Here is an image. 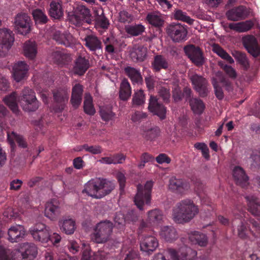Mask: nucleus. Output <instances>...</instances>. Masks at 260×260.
<instances>
[{
  "label": "nucleus",
  "instance_id": "56",
  "mask_svg": "<svg viewBox=\"0 0 260 260\" xmlns=\"http://www.w3.org/2000/svg\"><path fill=\"white\" fill-rule=\"evenodd\" d=\"M159 128L155 127L145 131L143 135L147 140L153 141L159 136Z\"/></svg>",
  "mask_w": 260,
  "mask_h": 260
},
{
  "label": "nucleus",
  "instance_id": "5",
  "mask_svg": "<svg viewBox=\"0 0 260 260\" xmlns=\"http://www.w3.org/2000/svg\"><path fill=\"white\" fill-rule=\"evenodd\" d=\"M113 223L108 220L98 223L91 235V240L96 243H105L109 241L113 233Z\"/></svg>",
  "mask_w": 260,
  "mask_h": 260
},
{
  "label": "nucleus",
  "instance_id": "39",
  "mask_svg": "<svg viewBox=\"0 0 260 260\" xmlns=\"http://www.w3.org/2000/svg\"><path fill=\"white\" fill-rule=\"evenodd\" d=\"M253 26V23L250 20H248L237 23H231L229 25V27L231 29L236 30L239 32H243L249 30Z\"/></svg>",
  "mask_w": 260,
  "mask_h": 260
},
{
  "label": "nucleus",
  "instance_id": "26",
  "mask_svg": "<svg viewBox=\"0 0 260 260\" xmlns=\"http://www.w3.org/2000/svg\"><path fill=\"white\" fill-rule=\"evenodd\" d=\"M60 214V208L58 201L52 199L46 204L45 215L51 220H55Z\"/></svg>",
  "mask_w": 260,
  "mask_h": 260
},
{
  "label": "nucleus",
  "instance_id": "62",
  "mask_svg": "<svg viewBox=\"0 0 260 260\" xmlns=\"http://www.w3.org/2000/svg\"><path fill=\"white\" fill-rule=\"evenodd\" d=\"M154 160V157L152 155L147 152L143 153L140 157V162L138 166L139 169H142L145 167L146 163L152 162Z\"/></svg>",
  "mask_w": 260,
  "mask_h": 260
},
{
  "label": "nucleus",
  "instance_id": "51",
  "mask_svg": "<svg viewBox=\"0 0 260 260\" xmlns=\"http://www.w3.org/2000/svg\"><path fill=\"white\" fill-rule=\"evenodd\" d=\"M147 49L144 46H139L131 53V55L133 59L137 61H143L147 56Z\"/></svg>",
  "mask_w": 260,
  "mask_h": 260
},
{
  "label": "nucleus",
  "instance_id": "10",
  "mask_svg": "<svg viewBox=\"0 0 260 260\" xmlns=\"http://www.w3.org/2000/svg\"><path fill=\"white\" fill-rule=\"evenodd\" d=\"M13 25L17 32L22 35L28 34L31 29V19L25 13H18L14 17Z\"/></svg>",
  "mask_w": 260,
  "mask_h": 260
},
{
  "label": "nucleus",
  "instance_id": "13",
  "mask_svg": "<svg viewBox=\"0 0 260 260\" xmlns=\"http://www.w3.org/2000/svg\"><path fill=\"white\" fill-rule=\"evenodd\" d=\"M29 232L36 241L42 243H46L49 241V230L47 226L43 223H36L30 228Z\"/></svg>",
  "mask_w": 260,
  "mask_h": 260
},
{
  "label": "nucleus",
  "instance_id": "46",
  "mask_svg": "<svg viewBox=\"0 0 260 260\" xmlns=\"http://www.w3.org/2000/svg\"><path fill=\"white\" fill-rule=\"evenodd\" d=\"M212 47V51L222 59L230 64L234 62L233 58L219 44H213Z\"/></svg>",
  "mask_w": 260,
  "mask_h": 260
},
{
  "label": "nucleus",
  "instance_id": "54",
  "mask_svg": "<svg viewBox=\"0 0 260 260\" xmlns=\"http://www.w3.org/2000/svg\"><path fill=\"white\" fill-rule=\"evenodd\" d=\"M84 112L89 115H93L95 110L93 105L92 98L89 95H86L83 105Z\"/></svg>",
  "mask_w": 260,
  "mask_h": 260
},
{
  "label": "nucleus",
  "instance_id": "7",
  "mask_svg": "<svg viewBox=\"0 0 260 260\" xmlns=\"http://www.w3.org/2000/svg\"><path fill=\"white\" fill-rule=\"evenodd\" d=\"M153 186V182L151 180L147 181L145 185L139 184L137 185V193L134 201L137 207L140 210H143V206L145 204L149 205L151 200V191Z\"/></svg>",
  "mask_w": 260,
  "mask_h": 260
},
{
  "label": "nucleus",
  "instance_id": "40",
  "mask_svg": "<svg viewBox=\"0 0 260 260\" xmlns=\"http://www.w3.org/2000/svg\"><path fill=\"white\" fill-rule=\"evenodd\" d=\"M132 90L127 79H124L121 84L119 90V98L122 101L127 100L131 95Z\"/></svg>",
  "mask_w": 260,
  "mask_h": 260
},
{
  "label": "nucleus",
  "instance_id": "53",
  "mask_svg": "<svg viewBox=\"0 0 260 260\" xmlns=\"http://www.w3.org/2000/svg\"><path fill=\"white\" fill-rule=\"evenodd\" d=\"M100 114L102 119L105 121L112 120L115 116V114L112 111V108L109 106L100 107Z\"/></svg>",
  "mask_w": 260,
  "mask_h": 260
},
{
  "label": "nucleus",
  "instance_id": "48",
  "mask_svg": "<svg viewBox=\"0 0 260 260\" xmlns=\"http://www.w3.org/2000/svg\"><path fill=\"white\" fill-rule=\"evenodd\" d=\"M125 30L127 34L132 36H138L145 31V27L142 24H135L125 26Z\"/></svg>",
  "mask_w": 260,
  "mask_h": 260
},
{
  "label": "nucleus",
  "instance_id": "11",
  "mask_svg": "<svg viewBox=\"0 0 260 260\" xmlns=\"http://www.w3.org/2000/svg\"><path fill=\"white\" fill-rule=\"evenodd\" d=\"M167 33L174 42H180L186 40L187 31L184 25L180 23H172L167 28Z\"/></svg>",
  "mask_w": 260,
  "mask_h": 260
},
{
  "label": "nucleus",
  "instance_id": "36",
  "mask_svg": "<svg viewBox=\"0 0 260 260\" xmlns=\"http://www.w3.org/2000/svg\"><path fill=\"white\" fill-rule=\"evenodd\" d=\"M153 71L159 72L161 69L167 70L169 67V63L167 59L161 55H156L151 62Z\"/></svg>",
  "mask_w": 260,
  "mask_h": 260
},
{
  "label": "nucleus",
  "instance_id": "41",
  "mask_svg": "<svg viewBox=\"0 0 260 260\" xmlns=\"http://www.w3.org/2000/svg\"><path fill=\"white\" fill-rule=\"evenodd\" d=\"M189 104L194 114L201 115L203 113L205 106L203 101L199 98H192L189 100Z\"/></svg>",
  "mask_w": 260,
  "mask_h": 260
},
{
  "label": "nucleus",
  "instance_id": "27",
  "mask_svg": "<svg viewBox=\"0 0 260 260\" xmlns=\"http://www.w3.org/2000/svg\"><path fill=\"white\" fill-rule=\"evenodd\" d=\"M26 231L23 226L16 225L11 226L8 230V240L11 242H18L25 236Z\"/></svg>",
  "mask_w": 260,
  "mask_h": 260
},
{
  "label": "nucleus",
  "instance_id": "50",
  "mask_svg": "<svg viewBox=\"0 0 260 260\" xmlns=\"http://www.w3.org/2000/svg\"><path fill=\"white\" fill-rule=\"evenodd\" d=\"M232 54L244 70H247L249 68V63L245 53L235 50L232 52Z\"/></svg>",
  "mask_w": 260,
  "mask_h": 260
},
{
  "label": "nucleus",
  "instance_id": "33",
  "mask_svg": "<svg viewBox=\"0 0 260 260\" xmlns=\"http://www.w3.org/2000/svg\"><path fill=\"white\" fill-rule=\"evenodd\" d=\"M126 75L130 79L133 84H142L143 79L139 70L127 66L124 69Z\"/></svg>",
  "mask_w": 260,
  "mask_h": 260
},
{
  "label": "nucleus",
  "instance_id": "24",
  "mask_svg": "<svg viewBox=\"0 0 260 260\" xmlns=\"http://www.w3.org/2000/svg\"><path fill=\"white\" fill-rule=\"evenodd\" d=\"M145 21L151 27L160 29L164 25L165 21L162 14L158 11L149 12L147 14Z\"/></svg>",
  "mask_w": 260,
  "mask_h": 260
},
{
  "label": "nucleus",
  "instance_id": "52",
  "mask_svg": "<svg viewBox=\"0 0 260 260\" xmlns=\"http://www.w3.org/2000/svg\"><path fill=\"white\" fill-rule=\"evenodd\" d=\"M8 140L10 143H13L15 141L18 145L22 148H26L27 147V143L24 138L20 135H18L14 132L7 133Z\"/></svg>",
  "mask_w": 260,
  "mask_h": 260
},
{
  "label": "nucleus",
  "instance_id": "23",
  "mask_svg": "<svg viewBox=\"0 0 260 260\" xmlns=\"http://www.w3.org/2000/svg\"><path fill=\"white\" fill-rule=\"evenodd\" d=\"M148 109L151 112L157 115L160 119L162 120L166 118V108L162 104L158 102V100L155 96H150Z\"/></svg>",
  "mask_w": 260,
  "mask_h": 260
},
{
  "label": "nucleus",
  "instance_id": "9",
  "mask_svg": "<svg viewBox=\"0 0 260 260\" xmlns=\"http://www.w3.org/2000/svg\"><path fill=\"white\" fill-rule=\"evenodd\" d=\"M53 109L55 112H61L68 102L69 94L64 88H56L52 90Z\"/></svg>",
  "mask_w": 260,
  "mask_h": 260
},
{
  "label": "nucleus",
  "instance_id": "55",
  "mask_svg": "<svg viewBox=\"0 0 260 260\" xmlns=\"http://www.w3.org/2000/svg\"><path fill=\"white\" fill-rule=\"evenodd\" d=\"M174 17L176 20L182 21L190 25L192 24L194 21L193 19L181 10H176L174 14Z\"/></svg>",
  "mask_w": 260,
  "mask_h": 260
},
{
  "label": "nucleus",
  "instance_id": "44",
  "mask_svg": "<svg viewBox=\"0 0 260 260\" xmlns=\"http://www.w3.org/2000/svg\"><path fill=\"white\" fill-rule=\"evenodd\" d=\"M101 185H100L99 194V199L109 194L114 188V184L112 182L104 179H101Z\"/></svg>",
  "mask_w": 260,
  "mask_h": 260
},
{
  "label": "nucleus",
  "instance_id": "29",
  "mask_svg": "<svg viewBox=\"0 0 260 260\" xmlns=\"http://www.w3.org/2000/svg\"><path fill=\"white\" fill-rule=\"evenodd\" d=\"M85 46L92 52H95L102 48V43L99 38L94 35H88L84 39Z\"/></svg>",
  "mask_w": 260,
  "mask_h": 260
},
{
  "label": "nucleus",
  "instance_id": "37",
  "mask_svg": "<svg viewBox=\"0 0 260 260\" xmlns=\"http://www.w3.org/2000/svg\"><path fill=\"white\" fill-rule=\"evenodd\" d=\"M162 218L163 214L162 211L158 209H154L148 212L147 220L149 223H147L148 225L156 226L161 223ZM149 226H150V225Z\"/></svg>",
  "mask_w": 260,
  "mask_h": 260
},
{
  "label": "nucleus",
  "instance_id": "38",
  "mask_svg": "<svg viewBox=\"0 0 260 260\" xmlns=\"http://www.w3.org/2000/svg\"><path fill=\"white\" fill-rule=\"evenodd\" d=\"M189 238L193 244H198L201 247L205 246L208 243L206 235L198 231L191 232Z\"/></svg>",
  "mask_w": 260,
  "mask_h": 260
},
{
  "label": "nucleus",
  "instance_id": "47",
  "mask_svg": "<svg viewBox=\"0 0 260 260\" xmlns=\"http://www.w3.org/2000/svg\"><path fill=\"white\" fill-rule=\"evenodd\" d=\"M24 53L26 57L33 59L37 53L36 44L31 41L26 42L24 46Z\"/></svg>",
  "mask_w": 260,
  "mask_h": 260
},
{
  "label": "nucleus",
  "instance_id": "49",
  "mask_svg": "<svg viewBox=\"0 0 260 260\" xmlns=\"http://www.w3.org/2000/svg\"><path fill=\"white\" fill-rule=\"evenodd\" d=\"M32 15L36 24H45L48 22L49 19L43 10L36 9L32 11Z\"/></svg>",
  "mask_w": 260,
  "mask_h": 260
},
{
  "label": "nucleus",
  "instance_id": "28",
  "mask_svg": "<svg viewBox=\"0 0 260 260\" xmlns=\"http://www.w3.org/2000/svg\"><path fill=\"white\" fill-rule=\"evenodd\" d=\"M233 176L236 184L242 187H245L249 184L248 177L241 167L236 166L234 168Z\"/></svg>",
  "mask_w": 260,
  "mask_h": 260
},
{
  "label": "nucleus",
  "instance_id": "20",
  "mask_svg": "<svg viewBox=\"0 0 260 260\" xmlns=\"http://www.w3.org/2000/svg\"><path fill=\"white\" fill-rule=\"evenodd\" d=\"M169 189L173 192L178 194H183L190 187L188 182L184 179L172 177L169 180Z\"/></svg>",
  "mask_w": 260,
  "mask_h": 260
},
{
  "label": "nucleus",
  "instance_id": "34",
  "mask_svg": "<svg viewBox=\"0 0 260 260\" xmlns=\"http://www.w3.org/2000/svg\"><path fill=\"white\" fill-rule=\"evenodd\" d=\"M249 211L254 216H260V202L254 195L247 196L245 197Z\"/></svg>",
  "mask_w": 260,
  "mask_h": 260
},
{
  "label": "nucleus",
  "instance_id": "57",
  "mask_svg": "<svg viewBox=\"0 0 260 260\" xmlns=\"http://www.w3.org/2000/svg\"><path fill=\"white\" fill-rule=\"evenodd\" d=\"M219 65L231 79L234 80L237 78V72L231 66L224 64L222 62H219Z\"/></svg>",
  "mask_w": 260,
  "mask_h": 260
},
{
  "label": "nucleus",
  "instance_id": "4",
  "mask_svg": "<svg viewBox=\"0 0 260 260\" xmlns=\"http://www.w3.org/2000/svg\"><path fill=\"white\" fill-rule=\"evenodd\" d=\"M197 254L196 250L183 245L179 248L178 252L173 249H168L163 253H158L155 255L153 260H169L166 258L167 255H170L172 260H178L179 257L182 260H193Z\"/></svg>",
  "mask_w": 260,
  "mask_h": 260
},
{
  "label": "nucleus",
  "instance_id": "22",
  "mask_svg": "<svg viewBox=\"0 0 260 260\" xmlns=\"http://www.w3.org/2000/svg\"><path fill=\"white\" fill-rule=\"evenodd\" d=\"M90 67L89 61L85 57L79 55L74 61L72 72L74 75L83 76Z\"/></svg>",
  "mask_w": 260,
  "mask_h": 260
},
{
  "label": "nucleus",
  "instance_id": "18",
  "mask_svg": "<svg viewBox=\"0 0 260 260\" xmlns=\"http://www.w3.org/2000/svg\"><path fill=\"white\" fill-rule=\"evenodd\" d=\"M14 41L12 31L7 28H0V47L6 52L12 47Z\"/></svg>",
  "mask_w": 260,
  "mask_h": 260
},
{
  "label": "nucleus",
  "instance_id": "21",
  "mask_svg": "<svg viewBox=\"0 0 260 260\" xmlns=\"http://www.w3.org/2000/svg\"><path fill=\"white\" fill-rule=\"evenodd\" d=\"M243 43L249 53L254 57L260 54L258 42L255 37L252 35H248L243 39Z\"/></svg>",
  "mask_w": 260,
  "mask_h": 260
},
{
  "label": "nucleus",
  "instance_id": "19",
  "mask_svg": "<svg viewBox=\"0 0 260 260\" xmlns=\"http://www.w3.org/2000/svg\"><path fill=\"white\" fill-rule=\"evenodd\" d=\"M65 4L63 0H52L50 3L48 10L50 16L57 20L63 18Z\"/></svg>",
  "mask_w": 260,
  "mask_h": 260
},
{
  "label": "nucleus",
  "instance_id": "12",
  "mask_svg": "<svg viewBox=\"0 0 260 260\" xmlns=\"http://www.w3.org/2000/svg\"><path fill=\"white\" fill-rule=\"evenodd\" d=\"M184 51L188 58L196 66H202L205 62V58L201 48L194 45H189L184 47Z\"/></svg>",
  "mask_w": 260,
  "mask_h": 260
},
{
  "label": "nucleus",
  "instance_id": "61",
  "mask_svg": "<svg viewBox=\"0 0 260 260\" xmlns=\"http://www.w3.org/2000/svg\"><path fill=\"white\" fill-rule=\"evenodd\" d=\"M0 260H14L10 249L0 245Z\"/></svg>",
  "mask_w": 260,
  "mask_h": 260
},
{
  "label": "nucleus",
  "instance_id": "2",
  "mask_svg": "<svg viewBox=\"0 0 260 260\" xmlns=\"http://www.w3.org/2000/svg\"><path fill=\"white\" fill-rule=\"evenodd\" d=\"M233 214L235 217L232 221V225L234 227L239 222L240 225L238 226V236L242 239L246 238L249 233L252 234L254 237H257L260 235V224L259 223L253 219H250L249 220L250 223L252 225L253 228L254 229L255 231L250 230L248 226V223L246 222L245 219H243V216H244V213L242 210V207H236L233 211Z\"/></svg>",
  "mask_w": 260,
  "mask_h": 260
},
{
  "label": "nucleus",
  "instance_id": "64",
  "mask_svg": "<svg viewBox=\"0 0 260 260\" xmlns=\"http://www.w3.org/2000/svg\"><path fill=\"white\" fill-rule=\"evenodd\" d=\"M115 225L119 229H122L125 222L124 214L121 212L116 213L114 217Z\"/></svg>",
  "mask_w": 260,
  "mask_h": 260
},
{
  "label": "nucleus",
  "instance_id": "45",
  "mask_svg": "<svg viewBox=\"0 0 260 260\" xmlns=\"http://www.w3.org/2000/svg\"><path fill=\"white\" fill-rule=\"evenodd\" d=\"M52 57L54 61L58 64L68 63L71 60L70 54L59 51L53 52Z\"/></svg>",
  "mask_w": 260,
  "mask_h": 260
},
{
  "label": "nucleus",
  "instance_id": "14",
  "mask_svg": "<svg viewBox=\"0 0 260 260\" xmlns=\"http://www.w3.org/2000/svg\"><path fill=\"white\" fill-rule=\"evenodd\" d=\"M219 83L222 84V86L228 91L233 90V85L230 80L223 76L220 77L219 82L215 78L212 79V84L214 89L215 95L219 100H221L224 98V93Z\"/></svg>",
  "mask_w": 260,
  "mask_h": 260
},
{
  "label": "nucleus",
  "instance_id": "1",
  "mask_svg": "<svg viewBox=\"0 0 260 260\" xmlns=\"http://www.w3.org/2000/svg\"><path fill=\"white\" fill-rule=\"evenodd\" d=\"M199 209L193 201L185 199L177 202L172 209V217L177 223L189 222L198 213Z\"/></svg>",
  "mask_w": 260,
  "mask_h": 260
},
{
  "label": "nucleus",
  "instance_id": "3",
  "mask_svg": "<svg viewBox=\"0 0 260 260\" xmlns=\"http://www.w3.org/2000/svg\"><path fill=\"white\" fill-rule=\"evenodd\" d=\"M138 233L140 239V250L147 254H151L158 246L157 238L153 235L150 226L142 220L139 227Z\"/></svg>",
  "mask_w": 260,
  "mask_h": 260
},
{
  "label": "nucleus",
  "instance_id": "63",
  "mask_svg": "<svg viewBox=\"0 0 260 260\" xmlns=\"http://www.w3.org/2000/svg\"><path fill=\"white\" fill-rule=\"evenodd\" d=\"M82 147L86 152L91 153L92 154H99L103 151L102 147L99 145L89 146L87 144H84L82 146Z\"/></svg>",
  "mask_w": 260,
  "mask_h": 260
},
{
  "label": "nucleus",
  "instance_id": "30",
  "mask_svg": "<svg viewBox=\"0 0 260 260\" xmlns=\"http://www.w3.org/2000/svg\"><path fill=\"white\" fill-rule=\"evenodd\" d=\"M83 86L79 84H76L72 88L71 103L72 106L76 109L82 102Z\"/></svg>",
  "mask_w": 260,
  "mask_h": 260
},
{
  "label": "nucleus",
  "instance_id": "58",
  "mask_svg": "<svg viewBox=\"0 0 260 260\" xmlns=\"http://www.w3.org/2000/svg\"><path fill=\"white\" fill-rule=\"evenodd\" d=\"M109 25L108 19L104 14L99 16L96 19V25L98 28L106 30L108 28Z\"/></svg>",
  "mask_w": 260,
  "mask_h": 260
},
{
  "label": "nucleus",
  "instance_id": "32",
  "mask_svg": "<svg viewBox=\"0 0 260 260\" xmlns=\"http://www.w3.org/2000/svg\"><path fill=\"white\" fill-rule=\"evenodd\" d=\"M37 253V248L34 244L25 243L21 248L22 260H33Z\"/></svg>",
  "mask_w": 260,
  "mask_h": 260
},
{
  "label": "nucleus",
  "instance_id": "35",
  "mask_svg": "<svg viewBox=\"0 0 260 260\" xmlns=\"http://www.w3.org/2000/svg\"><path fill=\"white\" fill-rule=\"evenodd\" d=\"M160 237L166 241L172 242L176 240L178 237L176 230L172 226H165L161 228Z\"/></svg>",
  "mask_w": 260,
  "mask_h": 260
},
{
  "label": "nucleus",
  "instance_id": "17",
  "mask_svg": "<svg viewBox=\"0 0 260 260\" xmlns=\"http://www.w3.org/2000/svg\"><path fill=\"white\" fill-rule=\"evenodd\" d=\"M225 15L228 20L237 21L246 19L249 15V11L245 6L241 5L228 10Z\"/></svg>",
  "mask_w": 260,
  "mask_h": 260
},
{
  "label": "nucleus",
  "instance_id": "25",
  "mask_svg": "<svg viewBox=\"0 0 260 260\" xmlns=\"http://www.w3.org/2000/svg\"><path fill=\"white\" fill-rule=\"evenodd\" d=\"M101 183V178L91 179L85 184L82 192L86 193L92 198L99 199V194Z\"/></svg>",
  "mask_w": 260,
  "mask_h": 260
},
{
  "label": "nucleus",
  "instance_id": "8",
  "mask_svg": "<svg viewBox=\"0 0 260 260\" xmlns=\"http://www.w3.org/2000/svg\"><path fill=\"white\" fill-rule=\"evenodd\" d=\"M91 16L90 10L83 5H80L78 6L73 13L69 16V19L73 24L80 26L84 23H90Z\"/></svg>",
  "mask_w": 260,
  "mask_h": 260
},
{
  "label": "nucleus",
  "instance_id": "16",
  "mask_svg": "<svg viewBox=\"0 0 260 260\" xmlns=\"http://www.w3.org/2000/svg\"><path fill=\"white\" fill-rule=\"evenodd\" d=\"M53 39L58 44L68 47H72L77 42L76 39L68 31L61 32L55 31L53 35Z\"/></svg>",
  "mask_w": 260,
  "mask_h": 260
},
{
  "label": "nucleus",
  "instance_id": "42",
  "mask_svg": "<svg viewBox=\"0 0 260 260\" xmlns=\"http://www.w3.org/2000/svg\"><path fill=\"white\" fill-rule=\"evenodd\" d=\"M60 229L66 234L74 233L75 230V222L71 218H65L59 221Z\"/></svg>",
  "mask_w": 260,
  "mask_h": 260
},
{
  "label": "nucleus",
  "instance_id": "15",
  "mask_svg": "<svg viewBox=\"0 0 260 260\" xmlns=\"http://www.w3.org/2000/svg\"><path fill=\"white\" fill-rule=\"evenodd\" d=\"M190 79L193 86V88L199 93L201 97H206L208 93L207 80L202 76L198 74L192 75Z\"/></svg>",
  "mask_w": 260,
  "mask_h": 260
},
{
  "label": "nucleus",
  "instance_id": "6",
  "mask_svg": "<svg viewBox=\"0 0 260 260\" xmlns=\"http://www.w3.org/2000/svg\"><path fill=\"white\" fill-rule=\"evenodd\" d=\"M19 102L23 110L27 112L36 111L41 105L35 92L29 87H25L22 90L19 96Z\"/></svg>",
  "mask_w": 260,
  "mask_h": 260
},
{
  "label": "nucleus",
  "instance_id": "43",
  "mask_svg": "<svg viewBox=\"0 0 260 260\" xmlns=\"http://www.w3.org/2000/svg\"><path fill=\"white\" fill-rule=\"evenodd\" d=\"M17 95L15 92L7 95L4 99L5 103L15 114L19 112L18 104L17 103Z\"/></svg>",
  "mask_w": 260,
  "mask_h": 260
},
{
  "label": "nucleus",
  "instance_id": "31",
  "mask_svg": "<svg viewBox=\"0 0 260 260\" xmlns=\"http://www.w3.org/2000/svg\"><path fill=\"white\" fill-rule=\"evenodd\" d=\"M28 70V66L24 61H20L15 63L13 68V76L15 80L19 82L23 79Z\"/></svg>",
  "mask_w": 260,
  "mask_h": 260
},
{
  "label": "nucleus",
  "instance_id": "59",
  "mask_svg": "<svg viewBox=\"0 0 260 260\" xmlns=\"http://www.w3.org/2000/svg\"><path fill=\"white\" fill-rule=\"evenodd\" d=\"M133 105L136 106H140L144 103V91L142 89H140L135 92L133 98Z\"/></svg>",
  "mask_w": 260,
  "mask_h": 260
},
{
  "label": "nucleus",
  "instance_id": "60",
  "mask_svg": "<svg viewBox=\"0 0 260 260\" xmlns=\"http://www.w3.org/2000/svg\"><path fill=\"white\" fill-rule=\"evenodd\" d=\"M133 20V16L126 11H121L119 13L118 20L121 23H130Z\"/></svg>",
  "mask_w": 260,
  "mask_h": 260
}]
</instances>
